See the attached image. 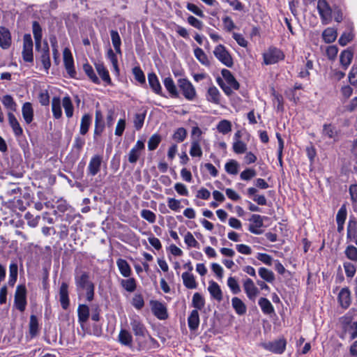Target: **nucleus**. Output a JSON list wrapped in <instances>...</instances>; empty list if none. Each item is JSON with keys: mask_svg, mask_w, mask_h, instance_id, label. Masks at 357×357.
I'll use <instances>...</instances> for the list:
<instances>
[{"mask_svg": "<svg viewBox=\"0 0 357 357\" xmlns=\"http://www.w3.org/2000/svg\"><path fill=\"white\" fill-rule=\"evenodd\" d=\"M119 342L126 346L131 347L132 342V336L131 333L127 330L122 329L119 334Z\"/></svg>", "mask_w": 357, "mask_h": 357, "instance_id": "nucleus-34", "label": "nucleus"}, {"mask_svg": "<svg viewBox=\"0 0 357 357\" xmlns=\"http://www.w3.org/2000/svg\"><path fill=\"white\" fill-rule=\"evenodd\" d=\"M62 105L65 110V114L68 118L73 116L74 107L72 100L69 96H65L62 100Z\"/></svg>", "mask_w": 357, "mask_h": 357, "instance_id": "nucleus-40", "label": "nucleus"}, {"mask_svg": "<svg viewBox=\"0 0 357 357\" xmlns=\"http://www.w3.org/2000/svg\"><path fill=\"white\" fill-rule=\"evenodd\" d=\"M68 286L66 283L63 282L59 290V300L63 309L66 310L69 305L68 298Z\"/></svg>", "mask_w": 357, "mask_h": 357, "instance_id": "nucleus-22", "label": "nucleus"}, {"mask_svg": "<svg viewBox=\"0 0 357 357\" xmlns=\"http://www.w3.org/2000/svg\"><path fill=\"white\" fill-rule=\"evenodd\" d=\"M231 305L237 314L243 315L246 313L247 307L243 301L239 298H232Z\"/></svg>", "mask_w": 357, "mask_h": 357, "instance_id": "nucleus-25", "label": "nucleus"}, {"mask_svg": "<svg viewBox=\"0 0 357 357\" xmlns=\"http://www.w3.org/2000/svg\"><path fill=\"white\" fill-rule=\"evenodd\" d=\"M89 275L86 272H81L77 273L75 275V284L78 288L84 289L89 287L90 284H93L89 280Z\"/></svg>", "mask_w": 357, "mask_h": 357, "instance_id": "nucleus-19", "label": "nucleus"}, {"mask_svg": "<svg viewBox=\"0 0 357 357\" xmlns=\"http://www.w3.org/2000/svg\"><path fill=\"white\" fill-rule=\"evenodd\" d=\"M96 71L98 72L102 79L107 84H111V78L109 72L102 63L98 62L95 63Z\"/></svg>", "mask_w": 357, "mask_h": 357, "instance_id": "nucleus-31", "label": "nucleus"}, {"mask_svg": "<svg viewBox=\"0 0 357 357\" xmlns=\"http://www.w3.org/2000/svg\"><path fill=\"white\" fill-rule=\"evenodd\" d=\"M77 313L78 321L82 328H84V324L86 322L89 317V307L86 305H79L77 309Z\"/></svg>", "mask_w": 357, "mask_h": 357, "instance_id": "nucleus-26", "label": "nucleus"}, {"mask_svg": "<svg viewBox=\"0 0 357 357\" xmlns=\"http://www.w3.org/2000/svg\"><path fill=\"white\" fill-rule=\"evenodd\" d=\"M83 69L85 72V73L88 75V77L90 78V79L96 83V84H98L99 83V79L98 77L96 75L94 71H93V69L92 68V66L88 63L86 64H84L83 66Z\"/></svg>", "mask_w": 357, "mask_h": 357, "instance_id": "nucleus-53", "label": "nucleus"}, {"mask_svg": "<svg viewBox=\"0 0 357 357\" xmlns=\"http://www.w3.org/2000/svg\"><path fill=\"white\" fill-rule=\"evenodd\" d=\"M343 266L347 277L352 278L356 272V266L351 262L346 261L343 264Z\"/></svg>", "mask_w": 357, "mask_h": 357, "instance_id": "nucleus-52", "label": "nucleus"}, {"mask_svg": "<svg viewBox=\"0 0 357 357\" xmlns=\"http://www.w3.org/2000/svg\"><path fill=\"white\" fill-rule=\"evenodd\" d=\"M178 86L184 97L188 100H192L196 96V91L192 83L187 79H179Z\"/></svg>", "mask_w": 357, "mask_h": 357, "instance_id": "nucleus-7", "label": "nucleus"}, {"mask_svg": "<svg viewBox=\"0 0 357 357\" xmlns=\"http://www.w3.org/2000/svg\"><path fill=\"white\" fill-rule=\"evenodd\" d=\"M164 85L169 93L174 97L178 96L176 87L173 79L171 77H166L164 79Z\"/></svg>", "mask_w": 357, "mask_h": 357, "instance_id": "nucleus-49", "label": "nucleus"}, {"mask_svg": "<svg viewBox=\"0 0 357 357\" xmlns=\"http://www.w3.org/2000/svg\"><path fill=\"white\" fill-rule=\"evenodd\" d=\"M110 36H111V40L112 45L114 46V48L116 52V54H121V40L120 38V36L117 31L116 30H111L110 31Z\"/></svg>", "mask_w": 357, "mask_h": 357, "instance_id": "nucleus-37", "label": "nucleus"}, {"mask_svg": "<svg viewBox=\"0 0 357 357\" xmlns=\"http://www.w3.org/2000/svg\"><path fill=\"white\" fill-rule=\"evenodd\" d=\"M345 255L350 260L357 261V248L354 245H349L347 248Z\"/></svg>", "mask_w": 357, "mask_h": 357, "instance_id": "nucleus-58", "label": "nucleus"}, {"mask_svg": "<svg viewBox=\"0 0 357 357\" xmlns=\"http://www.w3.org/2000/svg\"><path fill=\"white\" fill-rule=\"evenodd\" d=\"M102 158L99 155H93L88 165V172L91 176L96 175L100 170Z\"/></svg>", "mask_w": 357, "mask_h": 357, "instance_id": "nucleus-15", "label": "nucleus"}, {"mask_svg": "<svg viewBox=\"0 0 357 357\" xmlns=\"http://www.w3.org/2000/svg\"><path fill=\"white\" fill-rule=\"evenodd\" d=\"M206 98L208 102L218 105L220 102V93L217 87L211 86L208 89Z\"/></svg>", "mask_w": 357, "mask_h": 357, "instance_id": "nucleus-23", "label": "nucleus"}, {"mask_svg": "<svg viewBox=\"0 0 357 357\" xmlns=\"http://www.w3.org/2000/svg\"><path fill=\"white\" fill-rule=\"evenodd\" d=\"M353 38L354 34L351 31L343 33L339 39V43L342 46H345L348 43L352 40Z\"/></svg>", "mask_w": 357, "mask_h": 357, "instance_id": "nucleus-62", "label": "nucleus"}, {"mask_svg": "<svg viewBox=\"0 0 357 357\" xmlns=\"http://www.w3.org/2000/svg\"><path fill=\"white\" fill-rule=\"evenodd\" d=\"M8 123L10 127L13 129V131L15 136L20 137L23 134V130L20 126V124L18 120L16 119L13 113L8 112Z\"/></svg>", "mask_w": 357, "mask_h": 357, "instance_id": "nucleus-21", "label": "nucleus"}, {"mask_svg": "<svg viewBox=\"0 0 357 357\" xmlns=\"http://www.w3.org/2000/svg\"><path fill=\"white\" fill-rule=\"evenodd\" d=\"M148 79H149V84L151 86V88L153 89V91L160 94L161 92V86L159 82V80L155 73H150L148 75Z\"/></svg>", "mask_w": 357, "mask_h": 357, "instance_id": "nucleus-38", "label": "nucleus"}, {"mask_svg": "<svg viewBox=\"0 0 357 357\" xmlns=\"http://www.w3.org/2000/svg\"><path fill=\"white\" fill-rule=\"evenodd\" d=\"M257 175L254 169L248 168L243 171L240 174V178L243 181H250Z\"/></svg>", "mask_w": 357, "mask_h": 357, "instance_id": "nucleus-56", "label": "nucleus"}, {"mask_svg": "<svg viewBox=\"0 0 357 357\" xmlns=\"http://www.w3.org/2000/svg\"><path fill=\"white\" fill-rule=\"evenodd\" d=\"M351 291L348 287L342 288L338 294V301L343 308L349 307L351 304Z\"/></svg>", "mask_w": 357, "mask_h": 357, "instance_id": "nucleus-17", "label": "nucleus"}, {"mask_svg": "<svg viewBox=\"0 0 357 357\" xmlns=\"http://www.w3.org/2000/svg\"><path fill=\"white\" fill-rule=\"evenodd\" d=\"M188 324L189 328L191 331H195L197 329L199 325V315L197 310H193L188 319Z\"/></svg>", "mask_w": 357, "mask_h": 357, "instance_id": "nucleus-30", "label": "nucleus"}, {"mask_svg": "<svg viewBox=\"0 0 357 357\" xmlns=\"http://www.w3.org/2000/svg\"><path fill=\"white\" fill-rule=\"evenodd\" d=\"M32 31L35 40L36 50H39L42 44L43 31L40 25L36 21L33 22Z\"/></svg>", "mask_w": 357, "mask_h": 357, "instance_id": "nucleus-18", "label": "nucleus"}, {"mask_svg": "<svg viewBox=\"0 0 357 357\" xmlns=\"http://www.w3.org/2000/svg\"><path fill=\"white\" fill-rule=\"evenodd\" d=\"M258 303L264 314H270L274 312V307L267 298H261Z\"/></svg>", "mask_w": 357, "mask_h": 357, "instance_id": "nucleus-41", "label": "nucleus"}, {"mask_svg": "<svg viewBox=\"0 0 357 357\" xmlns=\"http://www.w3.org/2000/svg\"><path fill=\"white\" fill-rule=\"evenodd\" d=\"M61 103L62 101L59 97H53L52 100V111L53 116L56 119L62 116Z\"/></svg>", "mask_w": 357, "mask_h": 357, "instance_id": "nucleus-28", "label": "nucleus"}, {"mask_svg": "<svg viewBox=\"0 0 357 357\" xmlns=\"http://www.w3.org/2000/svg\"><path fill=\"white\" fill-rule=\"evenodd\" d=\"M208 290L211 295V296L217 300L218 301H220L222 299V293L220 289V286L215 282L211 281L209 282V285L208 287Z\"/></svg>", "mask_w": 357, "mask_h": 357, "instance_id": "nucleus-27", "label": "nucleus"}, {"mask_svg": "<svg viewBox=\"0 0 357 357\" xmlns=\"http://www.w3.org/2000/svg\"><path fill=\"white\" fill-rule=\"evenodd\" d=\"M91 121L92 117L90 114H85L82 116L79 128V132L81 135H84L87 133L91 124Z\"/></svg>", "mask_w": 357, "mask_h": 357, "instance_id": "nucleus-33", "label": "nucleus"}, {"mask_svg": "<svg viewBox=\"0 0 357 357\" xmlns=\"http://www.w3.org/2000/svg\"><path fill=\"white\" fill-rule=\"evenodd\" d=\"M167 205L174 211H178L181 208V201L174 198H167Z\"/></svg>", "mask_w": 357, "mask_h": 357, "instance_id": "nucleus-61", "label": "nucleus"}, {"mask_svg": "<svg viewBox=\"0 0 357 357\" xmlns=\"http://www.w3.org/2000/svg\"><path fill=\"white\" fill-rule=\"evenodd\" d=\"M243 286L248 298L251 301H255L259 294V291L255 286L252 280L250 278H246L243 281Z\"/></svg>", "mask_w": 357, "mask_h": 357, "instance_id": "nucleus-10", "label": "nucleus"}, {"mask_svg": "<svg viewBox=\"0 0 357 357\" xmlns=\"http://www.w3.org/2000/svg\"><path fill=\"white\" fill-rule=\"evenodd\" d=\"M349 80L352 85H357V64H354L349 73Z\"/></svg>", "mask_w": 357, "mask_h": 357, "instance_id": "nucleus-64", "label": "nucleus"}, {"mask_svg": "<svg viewBox=\"0 0 357 357\" xmlns=\"http://www.w3.org/2000/svg\"><path fill=\"white\" fill-rule=\"evenodd\" d=\"M40 52V60L45 70H48L51 66L50 57V49L47 42H44L43 45H40L39 50Z\"/></svg>", "mask_w": 357, "mask_h": 357, "instance_id": "nucleus-13", "label": "nucleus"}, {"mask_svg": "<svg viewBox=\"0 0 357 357\" xmlns=\"http://www.w3.org/2000/svg\"><path fill=\"white\" fill-rule=\"evenodd\" d=\"M145 119L144 114H136L134 118V126L136 130H139L142 128L144 124Z\"/></svg>", "mask_w": 357, "mask_h": 357, "instance_id": "nucleus-63", "label": "nucleus"}, {"mask_svg": "<svg viewBox=\"0 0 357 357\" xmlns=\"http://www.w3.org/2000/svg\"><path fill=\"white\" fill-rule=\"evenodd\" d=\"M151 310L153 314L160 320H165L167 318V310L166 306L159 301L151 303Z\"/></svg>", "mask_w": 357, "mask_h": 357, "instance_id": "nucleus-14", "label": "nucleus"}, {"mask_svg": "<svg viewBox=\"0 0 357 357\" xmlns=\"http://www.w3.org/2000/svg\"><path fill=\"white\" fill-rule=\"evenodd\" d=\"M130 326L137 340H140L141 338H145L146 335L149 336L150 340H153V339L149 335L148 331L138 316L135 315L130 318Z\"/></svg>", "mask_w": 357, "mask_h": 357, "instance_id": "nucleus-1", "label": "nucleus"}, {"mask_svg": "<svg viewBox=\"0 0 357 357\" xmlns=\"http://www.w3.org/2000/svg\"><path fill=\"white\" fill-rule=\"evenodd\" d=\"M144 149V144L142 141L138 140L135 145L130 151L128 158L129 162L135 164L139 158L142 151Z\"/></svg>", "mask_w": 357, "mask_h": 357, "instance_id": "nucleus-11", "label": "nucleus"}, {"mask_svg": "<svg viewBox=\"0 0 357 357\" xmlns=\"http://www.w3.org/2000/svg\"><path fill=\"white\" fill-rule=\"evenodd\" d=\"M14 305L20 312H24L26 306V289L24 285H18L16 288Z\"/></svg>", "mask_w": 357, "mask_h": 357, "instance_id": "nucleus-2", "label": "nucleus"}, {"mask_svg": "<svg viewBox=\"0 0 357 357\" xmlns=\"http://www.w3.org/2000/svg\"><path fill=\"white\" fill-rule=\"evenodd\" d=\"M217 130L219 132L226 135L231 130V123L228 120H222L217 125Z\"/></svg>", "mask_w": 357, "mask_h": 357, "instance_id": "nucleus-50", "label": "nucleus"}, {"mask_svg": "<svg viewBox=\"0 0 357 357\" xmlns=\"http://www.w3.org/2000/svg\"><path fill=\"white\" fill-rule=\"evenodd\" d=\"M339 132L336 126L332 123H324L321 130V137L336 142L338 139Z\"/></svg>", "mask_w": 357, "mask_h": 357, "instance_id": "nucleus-9", "label": "nucleus"}, {"mask_svg": "<svg viewBox=\"0 0 357 357\" xmlns=\"http://www.w3.org/2000/svg\"><path fill=\"white\" fill-rule=\"evenodd\" d=\"M233 151L237 154H242L247 150V145L239 139H236L233 143Z\"/></svg>", "mask_w": 357, "mask_h": 357, "instance_id": "nucleus-51", "label": "nucleus"}, {"mask_svg": "<svg viewBox=\"0 0 357 357\" xmlns=\"http://www.w3.org/2000/svg\"><path fill=\"white\" fill-rule=\"evenodd\" d=\"M63 63L67 73L70 77H74L76 72L74 69V61L69 49L65 48L63 52Z\"/></svg>", "mask_w": 357, "mask_h": 357, "instance_id": "nucleus-12", "label": "nucleus"}, {"mask_svg": "<svg viewBox=\"0 0 357 357\" xmlns=\"http://www.w3.org/2000/svg\"><path fill=\"white\" fill-rule=\"evenodd\" d=\"M192 303L195 310H202L204 307L205 301L203 296L197 292L193 295Z\"/></svg>", "mask_w": 357, "mask_h": 357, "instance_id": "nucleus-48", "label": "nucleus"}, {"mask_svg": "<svg viewBox=\"0 0 357 357\" xmlns=\"http://www.w3.org/2000/svg\"><path fill=\"white\" fill-rule=\"evenodd\" d=\"M3 106L9 110L8 112L13 113L17 110V103L10 95H5L1 98Z\"/></svg>", "mask_w": 357, "mask_h": 357, "instance_id": "nucleus-36", "label": "nucleus"}, {"mask_svg": "<svg viewBox=\"0 0 357 357\" xmlns=\"http://www.w3.org/2000/svg\"><path fill=\"white\" fill-rule=\"evenodd\" d=\"M187 136V131L183 128H178L173 134V139L177 142H182Z\"/></svg>", "mask_w": 357, "mask_h": 357, "instance_id": "nucleus-54", "label": "nucleus"}, {"mask_svg": "<svg viewBox=\"0 0 357 357\" xmlns=\"http://www.w3.org/2000/svg\"><path fill=\"white\" fill-rule=\"evenodd\" d=\"M116 265L122 276L129 278L131 275L132 270L126 260L123 259H118L116 261Z\"/></svg>", "mask_w": 357, "mask_h": 357, "instance_id": "nucleus-24", "label": "nucleus"}, {"mask_svg": "<svg viewBox=\"0 0 357 357\" xmlns=\"http://www.w3.org/2000/svg\"><path fill=\"white\" fill-rule=\"evenodd\" d=\"M190 154L192 157H201L202 155V151L199 144V139H192Z\"/></svg>", "mask_w": 357, "mask_h": 357, "instance_id": "nucleus-44", "label": "nucleus"}, {"mask_svg": "<svg viewBox=\"0 0 357 357\" xmlns=\"http://www.w3.org/2000/svg\"><path fill=\"white\" fill-rule=\"evenodd\" d=\"M39 331L38 321L36 315L31 314L29 323V332L31 338L36 337Z\"/></svg>", "mask_w": 357, "mask_h": 357, "instance_id": "nucleus-35", "label": "nucleus"}, {"mask_svg": "<svg viewBox=\"0 0 357 357\" xmlns=\"http://www.w3.org/2000/svg\"><path fill=\"white\" fill-rule=\"evenodd\" d=\"M222 75L227 81V84L234 89L237 90L239 88V84L236 80L231 73L227 69L222 70Z\"/></svg>", "mask_w": 357, "mask_h": 357, "instance_id": "nucleus-32", "label": "nucleus"}, {"mask_svg": "<svg viewBox=\"0 0 357 357\" xmlns=\"http://www.w3.org/2000/svg\"><path fill=\"white\" fill-rule=\"evenodd\" d=\"M258 272L259 276L265 281L271 283L275 280V275L272 271L261 267Z\"/></svg>", "mask_w": 357, "mask_h": 357, "instance_id": "nucleus-45", "label": "nucleus"}, {"mask_svg": "<svg viewBox=\"0 0 357 357\" xmlns=\"http://www.w3.org/2000/svg\"><path fill=\"white\" fill-rule=\"evenodd\" d=\"M141 216L150 223H154L156 220L155 214L150 210L143 209L141 211Z\"/></svg>", "mask_w": 357, "mask_h": 357, "instance_id": "nucleus-57", "label": "nucleus"}, {"mask_svg": "<svg viewBox=\"0 0 357 357\" xmlns=\"http://www.w3.org/2000/svg\"><path fill=\"white\" fill-rule=\"evenodd\" d=\"M121 287L128 292H133L137 288L136 280L133 278L122 279L120 281Z\"/></svg>", "mask_w": 357, "mask_h": 357, "instance_id": "nucleus-39", "label": "nucleus"}, {"mask_svg": "<svg viewBox=\"0 0 357 357\" xmlns=\"http://www.w3.org/2000/svg\"><path fill=\"white\" fill-rule=\"evenodd\" d=\"M353 59V53L350 50H344L340 54V60L341 65L347 69Z\"/></svg>", "mask_w": 357, "mask_h": 357, "instance_id": "nucleus-42", "label": "nucleus"}, {"mask_svg": "<svg viewBox=\"0 0 357 357\" xmlns=\"http://www.w3.org/2000/svg\"><path fill=\"white\" fill-rule=\"evenodd\" d=\"M227 285L234 294H237L241 291L240 286L235 278L229 277L227 280Z\"/></svg>", "mask_w": 357, "mask_h": 357, "instance_id": "nucleus-55", "label": "nucleus"}, {"mask_svg": "<svg viewBox=\"0 0 357 357\" xmlns=\"http://www.w3.org/2000/svg\"><path fill=\"white\" fill-rule=\"evenodd\" d=\"M182 279L184 286L190 289H196L197 284L195 281L194 275L189 272H184L182 274Z\"/></svg>", "mask_w": 357, "mask_h": 357, "instance_id": "nucleus-29", "label": "nucleus"}, {"mask_svg": "<svg viewBox=\"0 0 357 357\" xmlns=\"http://www.w3.org/2000/svg\"><path fill=\"white\" fill-rule=\"evenodd\" d=\"M239 164L235 160H229L225 165V171L232 175H236L238 172Z\"/></svg>", "mask_w": 357, "mask_h": 357, "instance_id": "nucleus-46", "label": "nucleus"}, {"mask_svg": "<svg viewBox=\"0 0 357 357\" xmlns=\"http://www.w3.org/2000/svg\"><path fill=\"white\" fill-rule=\"evenodd\" d=\"M286 345L287 342L284 338L262 344L264 349L276 354H282L285 351Z\"/></svg>", "mask_w": 357, "mask_h": 357, "instance_id": "nucleus-4", "label": "nucleus"}, {"mask_svg": "<svg viewBox=\"0 0 357 357\" xmlns=\"http://www.w3.org/2000/svg\"><path fill=\"white\" fill-rule=\"evenodd\" d=\"M194 54L196 59L203 65L208 66L210 62L208 59L206 54L199 47H196L194 50Z\"/></svg>", "mask_w": 357, "mask_h": 357, "instance_id": "nucleus-47", "label": "nucleus"}, {"mask_svg": "<svg viewBox=\"0 0 357 357\" xmlns=\"http://www.w3.org/2000/svg\"><path fill=\"white\" fill-rule=\"evenodd\" d=\"M317 10L321 18L322 23L328 24L332 19V10L326 0H319L317 2Z\"/></svg>", "mask_w": 357, "mask_h": 357, "instance_id": "nucleus-6", "label": "nucleus"}, {"mask_svg": "<svg viewBox=\"0 0 357 357\" xmlns=\"http://www.w3.org/2000/svg\"><path fill=\"white\" fill-rule=\"evenodd\" d=\"M22 58L26 62H33V41L30 34H25L23 37Z\"/></svg>", "mask_w": 357, "mask_h": 357, "instance_id": "nucleus-5", "label": "nucleus"}, {"mask_svg": "<svg viewBox=\"0 0 357 357\" xmlns=\"http://www.w3.org/2000/svg\"><path fill=\"white\" fill-rule=\"evenodd\" d=\"M284 54L278 48H270L264 54V63L266 65L274 64L278 62L280 60L283 59Z\"/></svg>", "mask_w": 357, "mask_h": 357, "instance_id": "nucleus-8", "label": "nucleus"}, {"mask_svg": "<svg viewBox=\"0 0 357 357\" xmlns=\"http://www.w3.org/2000/svg\"><path fill=\"white\" fill-rule=\"evenodd\" d=\"M185 243L190 248H197L199 243L190 232H187L184 238Z\"/></svg>", "mask_w": 357, "mask_h": 357, "instance_id": "nucleus-59", "label": "nucleus"}, {"mask_svg": "<svg viewBox=\"0 0 357 357\" xmlns=\"http://www.w3.org/2000/svg\"><path fill=\"white\" fill-rule=\"evenodd\" d=\"M160 142V137L158 135H153L148 142V148L149 150H155Z\"/></svg>", "mask_w": 357, "mask_h": 357, "instance_id": "nucleus-60", "label": "nucleus"}, {"mask_svg": "<svg viewBox=\"0 0 357 357\" xmlns=\"http://www.w3.org/2000/svg\"><path fill=\"white\" fill-rule=\"evenodd\" d=\"M215 56L227 67H231L233 66V59L227 50L226 47L222 45L216 46L213 50Z\"/></svg>", "mask_w": 357, "mask_h": 357, "instance_id": "nucleus-3", "label": "nucleus"}, {"mask_svg": "<svg viewBox=\"0 0 357 357\" xmlns=\"http://www.w3.org/2000/svg\"><path fill=\"white\" fill-rule=\"evenodd\" d=\"M11 41L9 30L4 26H0V47L3 50H7L10 47Z\"/></svg>", "mask_w": 357, "mask_h": 357, "instance_id": "nucleus-16", "label": "nucleus"}, {"mask_svg": "<svg viewBox=\"0 0 357 357\" xmlns=\"http://www.w3.org/2000/svg\"><path fill=\"white\" fill-rule=\"evenodd\" d=\"M22 114L26 123L30 124L33 120V109L32 104L26 102L23 104L22 107Z\"/></svg>", "mask_w": 357, "mask_h": 357, "instance_id": "nucleus-20", "label": "nucleus"}, {"mask_svg": "<svg viewBox=\"0 0 357 357\" xmlns=\"http://www.w3.org/2000/svg\"><path fill=\"white\" fill-rule=\"evenodd\" d=\"M337 31L333 28H327L322 33L324 40L327 43H333L337 38Z\"/></svg>", "mask_w": 357, "mask_h": 357, "instance_id": "nucleus-43", "label": "nucleus"}]
</instances>
